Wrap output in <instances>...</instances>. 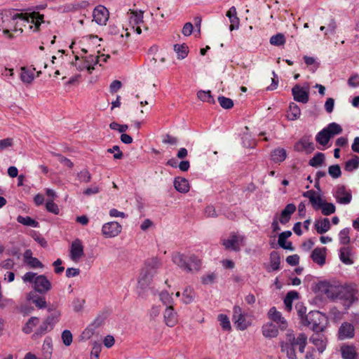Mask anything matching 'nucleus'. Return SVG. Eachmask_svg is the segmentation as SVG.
I'll list each match as a JSON object with an SVG mask.
<instances>
[{"label": "nucleus", "mask_w": 359, "mask_h": 359, "mask_svg": "<svg viewBox=\"0 0 359 359\" xmlns=\"http://www.w3.org/2000/svg\"><path fill=\"white\" fill-rule=\"evenodd\" d=\"M174 187L179 192L187 193L189 191V184L184 177H176L174 180Z\"/></svg>", "instance_id": "cd10ccee"}, {"label": "nucleus", "mask_w": 359, "mask_h": 359, "mask_svg": "<svg viewBox=\"0 0 359 359\" xmlns=\"http://www.w3.org/2000/svg\"><path fill=\"white\" fill-rule=\"evenodd\" d=\"M109 127L111 130H118L120 133H123L127 130L128 126L127 125H120L116 122H112L110 123Z\"/></svg>", "instance_id": "0e129e2a"}, {"label": "nucleus", "mask_w": 359, "mask_h": 359, "mask_svg": "<svg viewBox=\"0 0 359 359\" xmlns=\"http://www.w3.org/2000/svg\"><path fill=\"white\" fill-rule=\"evenodd\" d=\"M103 323V318L97 316L95 320L83 332L82 337L84 339H90L94 334L95 330Z\"/></svg>", "instance_id": "b1692460"}, {"label": "nucleus", "mask_w": 359, "mask_h": 359, "mask_svg": "<svg viewBox=\"0 0 359 359\" xmlns=\"http://www.w3.org/2000/svg\"><path fill=\"white\" fill-rule=\"evenodd\" d=\"M46 208L48 212H52L55 215H58L60 212V210L57 205L55 204L53 200H48L46 202Z\"/></svg>", "instance_id": "bf43d9fd"}, {"label": "nucleus", "mask_w": 359, "mask_h": 359, "mask_svg": "<svg viewBox=\"0 0 359 359\" xmlns=\"http://www.w3.org/2000/svg\"><path fill=\"white\" fill-rule=\"evenodd\" d=\"M175 264L187 273H196L201 268V260L195 255L186 257L180 253H175L172 257Z\"/></svg>", "instance_id": "7ed1b4c3"}, {"label": "nucleus", "mask_w": 359, "mask_h": 359, "mask_svg": "<svg viewBox=\"0 0 359 359\" xmlns=\"http://www.w3.org/2000/svg\"><path fill=\"white\" fill-rule=\"evenodd\" d=\"M216 279V275L213 273L204 275L201 277V281L205 285H208L214 283Z\"/></svg>", "instance_id": "e2e57ef3"}, {"label": "nucleus", "mask_w": 359, "mask_h": 359, "mask_svg": "<svg viewBox=\"0 0 359 359\" xmlns=\"http://www.w3.org/2000/svg\"><path fill=\"white\" fill-rule=\"evenodd\" d=\"M331 137H332L324 128L317 134L316 140L320 144L325 146L328 143Z\"/></svg>", "instance_id": "a19ab883"}, {"label": "nucleus", "mask_w": 359, "mask_h": 359, "mask_svg": "<svg viewBox=\"0 0 359 359\" xmlns=\"http://www.w3.org/2000/svg\"><path fill=\"white\" fill-rule=\"evenodd\" d=\"M268 317L273 322L276 323L280 329H286L287 324L285 319L282 316L281 313L278 311L276 307H272L268 312Z\"/></svg>", "instance_id": "2eb2a0df"}, {"label": "nucleus", "mask_w": 359, "mask_h": 359, "mask_svg": "<svg viewBox=\"0 0 359 359\" xmlns=\"http://www.w3.org/2000/svg\"><path fill=\"white\" fill-rule=\"evenodd\" d=\"M232 320L236 327L240 330H244L250 325V322L247 320L245 314L238 306L233 307V313Z\"/></svg>", "instance_id": "1a4fd4ad"}, {"label": "nucleus", "mask_w": 359, "mask_h": 359, "mask_svg": "<svg viewBox=\"0 0 359 359\" xmlns=\"http://www.w3.org/2000/svg\"><path fill=\"white\" fill-rule=\"evenodd\" d=\"M72 334L71 333V332L69 330H64L62 333V342L63 344L68 346H69L72 342Z\"/></svg>", "instance_id": "052dcab7"}, {"label": "nucleus", "mask_w": 359, "mask_h": 359, "mask_svg": "<svg viewBox=\"0 0 359 359\" xmlns=\"http://www.w3.org/2000/svg\"><path fill=\"white\" fill-rule=\"evenodd\" d=\"M303 196L308 198L313 208L315 210H320V206L325 201L321 196L313 190L307 191L303 193Z\"/></svg>", "instance_id": "f3484780"}, {"label": "nucleus", "mask_w": 359, "mask_h": 359, "mask_svg": "<svg viewBox=\"0 0 359 359\" xmlns=\"http://www.w3.org/2000/svg\"><path fill=\"white\" fill-rule=\"evenodd\" d=\"M17 221L25 226H32V227H37L39 226V222L36 220L33 219L30 217H22V216H18L17 218Z\"/></svg>", "instance_id": "a18cd8bd"}, {"label": "nucleus", "mask_w": 359, "mask_h": 359, "mask_svg": "<svg viewBox=\"0 0 359 359\" xmlns=\"http://www.w3.org/2000/svg\"><path fill=\"white\" fill-rule=\"evenodd\" d=\"M32 268H43L42 263L36 257H32L26 262Z\"/></svg>", "instance_id": "774afa93"}, {"label": "nucleus", "mask_w": 359, "mask_h": 359, "mask_svg": "<svg viewBox=\"0 0 359 359\" xmlns=\"http://www.w3.org/2000/svg\"><path fill=\"white\" fill-rule=\"evenodd\" d=\"M39 322V320L36 317L30 318L22 327V331L25 334H29L32 332L33 328L35 327Z\"/></svg>", "instance_id": "58836bf2"}, {"label": "nucleus", "mask_w": 359, "mask_h": 359, "mask_svg": "<svg viewBox=\"0 0 359 359\" xmlns=\"http://www.w3.org/2000/svg\"><path fill=\"white\" fill-rule=\"evenodd\" d=\"M218 101L221 107L224 109H231L233 106V102L231 99L221 96L218 97Z\"/></svg>", "instance_id": "6e6d98bb"}, {"label": "nucleus", "mask_w": 359, "mask_h": 359, "mask_svg": "<svg viewBox=\"0 0 359 359\" xmlns=\"http://www.w3.org/2000/svg\"><path fill=\"white\" fill-rule=\"evenodd\" d=\"M122 226L116 222H111L104 224L102 227V235L105 238H114L121 231Z\"/></svg>", "instance_id": "9b49d317"}, {"label": "nucleus", "mask_w": 359, "mask_h": 359, "mask_svg": "<svg viewBox=\"0 0 359 359\" xmlns=\"http://www.w3.org/2000/svg\"><path fill=\"white\" fill-rule=\"evenodd\" d=\"M311 257L315 263H316L320 266H323L325 264L326 248H315L311 255Z\"/></svg>", "instance_id": "aec40b11"}, {"label": "nucleus", "mask_w": 359, "mask_h": 359, "mask_svg": "<svg viewBox=\"0 0 359 359\" xmlns=\"http://www.w3.org/2000/svg\"><path fill=\"white\" fill-rule=\"evenodd\" d=\"M226 16L229 18L231 25L229 29L231 31L238 27L239 20L236 17V9L234 6L229 8L226 13Z\"/></svg>", "instance_id": "72a5a7b5"}, {"label": "nucleus", "mask_w": 359, "mask_h": 359, "mask_svg": "<svg viewBox=\"0 0 359 359\" xmlns=\"http://www.w3.org/2000/svg\"><path fill=\"white\" fill-rule=\"evenodd\" d=\"M130 22L133 25H139L143 22V11H132L130 12Z\"/></svg>", "instance_id": "ea45409f"}, {"label": "nucleus", "mask_w": 359, "mask_h": 359, "mask_svg": "<svg viewBox=\"0 0 359 359\" xmlns=\"http://www.w3.org/2000/svg\"><path fill=\"white\" fill-rule=\"evenodd\" d=\"M70 258L74 262H78L84 256V248L81 240H74L70 247Z\"/></svg>", "instance_id": "f8f14e48"}, {"label": "nucleus", "mask_w": 359, "mask_h": 359, "mask_svg": "<svg viewBox=\"0 0 359 359\" xmlns=\"http://www.w3.org/2000/svg\"><path fill=\"white\" fill-rule=\"evenodd\" d=\"M359 166V157L355 156L353 158L348 160L345 164V170L348 172H351L357 169Z\"/></svg>", "instance_id": "de8ad7c7"}, {"label": "nucleus", "mask_w": 359, "mask_h": 359, "mask_svg": "<svg viewBox=\"0 0 359 359\" xmlns=\"http://www.w3.org/2000/svg\"><path fill=\"white\" fill-rule=\"evenodd\" d=\"M160 299L167 306H172L173 299L172 294L167 291H163L160 293Z\"/></svg>", "instance_id": "09e8293b"}, {"label": "nucleus", "mask_w": 359, "mask_h": 359, "mask_svg": "<svg viewBox=\"0 0 359 359\" xmlns=\"http://www.w3.org/2000/svg\"><path fill=\"white\" fill-rule=\"evenodd\" d=\"M77 177L81 182L88 183L91 180V175L86 169L78 172Z\"/></svg>", "instance_id": "5fc2aeb1"}, {"label": "nucleus", "mask_w": 359, "mask_h": 359, "mask_svg": "<svg viewBox=\"0 0 359 359\" xmlns=\"http://www.w3.org/2000/svg\"><path fill=\"white\" fill-rule=\"evenodd\" d=\"M354 327L349 323L345 322L341 324L339 329V338L341 340L353 338L354 336Z\"/></svg>", "instance_id": "a211bd4d"}, {"label": "nucleus", "mask_w": 359, "mask_h": 359, "mask_svg": "<svg viewBox=\"0 0 359 359\" xmlns=\"http://www.w3.org/2000/svg\"><path fill=\"white\" fill-rule=\"evenodd\" d=\"M339 258L345 264L349 265L353 264V260L351 259V251L347 247H344L340 249Z\"/></svg>", "instance_id": "e433bc0d"}, {"label": "nucleus", "mask_w": 359, "mask_h": 359, "mask_svg": "<svg viewBox=\"0 0 359 359\" xmlns=\"http://www.w3.org/2000/svg\"><path fill=\"white\" fill-rule=\"evenodd\" d=\"M309 90L310 86L309 83H305L304 86L296 84L292 88L294 100L298 102L307 103L309 100Z\"/></svg>", "instance_id": "6e6552de"}, {"label": "nucleus", "mask_w": 359, "mask_h": 359, "mask_svg": "<svg viewBox=\"0 0 359 359\" xmlns=\"http://www.w3.org/2000/svg\"><path fill=\"white\" fill-rule=\"evenodd\" d=\"M328 172L333 178H338L341 175L340 166L339 165H333L329 167Z\"/></svg>", "instance_id": "13d9d810"}, {"label": "nucleus", "mask_w": 359, "mask_h": 359, "mask_svg": "<svg viewBox=\"0 0 359 359\" xmlns=\"http://www.w3.org/2000/svg\"><path fill=\"white\" fill-rule=\"evenodd\" d=\"M285 37L284 34L281 33H278L276 35H273L270 39L271 44L273 46H281L285 44Z\"/></svg>", "instance_id": "8fccbe9b"}, {"label": "nucleus", "mask_w": 359, "mask_h": 359, "mask_svg": "<svg viewBox=\"0 0 359 359\" xmlns=\"http://www.w3.org/2000/svg\"><path fill=\"white\" fill-rule=\"evenodd\" d=\"M245 237L240 234H231L228 238H223L222 243L226 250H231L236 252L241 250L243 245Z\"/></svg>", "instance_id": "0eeeda50"}, {"label": "nucleus", "mask_w": 359, "mask_h": 359, "mask_svg": "<svg viewBox=\"0 0 359 359\" xmlns=\"http://www.w3.org/2000/svg\"><path fill=\"white\" fill-rule=\"evenodd\" d=\"M341 285H332L327 282H322L319 285V289L324 293L327 298L332 300H337L339 299L340 289Z\"/></svg>", "instance_id": "9d476101"}, {"label": "nucleus", "mask_w": 359, "mask_h": 359, "mask_svg": "<svg viewBox=\"0 0 359 359\" xmlns=\"http://www.w3.org/2000/svg\"><path fill=\"white\" fill-rule=\"evenodd\" d=\"M197 96L198 99L203 102H213L214 100L212 97L211 96L210 91H204V90H200L197 93Z\"/></svg>", "instance_id": "864d4df0"}, {"label": "nucleus", "mask_w": 359, "mask_h": 359, "mask_svg": "<svg viewBox=\"0 0 359 359\" xmlns=\"http://www.w3.org/2000/svg\"><path fill=\"white\" fill-rule=\"evenodd\" d=\"M161 265V260L157 257H151L144 262L137 280V292L140 297H145L146 292L151 287Z\"/></svg>", "instance_id": "f257e3e1"}, {"label": "nucleus", "mask_w": 359, "mask_h": 359, "mask_svg": "<svg viewBox=\"0 0 359 359\" xmlns=\"http://www.w3.org/2000/svg\"><path fill=\"white\" fill-rule=\"evenodd\" d=\"M218 320L220 323V325L222 329L224 330H231V323L227 316L224 314H220L218 316Z\"/></svg>", "instance_id": "603ef678"}, {"label": "nucleus", "mask_w": 359, "mask_h": 359, "mask_svg": "<svg viewBox=\"0 0 359 359\" xmlns=\"http://www.w3.org/2000/svg\"><path fill=\"white\" fill-rule=\"evenodd\" d=\"M84 57L85 65L83 67L79 66L78 67V69L80 71L86 69L88 73L91 74L93 70L95 69L94 65L99 64L100 66H102V64L100 63V57L99 55H90Z\"/></svg>", "instance_id": "dca6fc26"}, {"label": "nucleus", "mask_w": 359, "mask_h": 359, "mask_svg": "<svg viewBox=\"0 0 359 359\" xmlns=\"http://www.w3.org/2000/svg\"><path fill=\"white\" fill-rule=\"evenodd\" d=\"M307 337L303 334H299L295 337L292 332H288L286 334L285 339L281 342V351L285 353L289 359H296L295 346H298L299 351L302 353L306 345Z\"/></svg>", "instance_id": "f03ea898"}, {"label": "nucleus", "mask_w": 359, "mask_h": 359, "mask_svg": "<svg viewBox=\"0 0 359 359\" xmlns=\"http://www.w3.org/2000/svg\"><path fill=\"white\" fill-rule=\"evenodd\" d=\"M182 296L183 302L186 304H189L194 301L196 297V292L191 287L187 286L184 290L182 292Z\"/></svg>", "instance_id": "c9c22d12"}, {"label": "nucleus", "mask_w": 359, "mask_h": 359, "mask_svg": "<svg viewBox=\"0 0 359 359\" xmlns=\"http://www.w3.org/2000/svg\"><path fill=\"white\" fill-rule=\"evenodd\" d=\"M100 351L101 344L97 342H94L91 351V359H99V355Z\"/></svg>", "instance_id": "680f3d73"}, {"label": "nucleus", "mask_w": 359, "mask_h": 359, "mask_svg": "<svg viewBox=\"0 0 359 359\" xmlns=\"http://www.w3.org/2000/svg\"><path fill=\"white\" fill-rule=\"evenodd\" d=\"M33 303L39 309H44L47 306L45 298L41 297H36V299H33Z\"/></svg>", "instance_id": "69168bd1"}, {"label": "nucleus", "mask_w": 359, "mask_h": 359, "mask_svg": "<svg viewBox=\"0 0 359 359\" xmlns=\"http://www.w3.org/2000/svg\"><path fill=\"white\" fill-rule=\"evenodd\" d=\"M109 14L108 10L103 6L100 5L95 7L93 11V21L99 25H106V22L109 19Z\"/></svg>", "instance_id": "ddd939ff"}, {"label": "nucleus", "mask_w": 359, "mask_h": 359, "mask_svg": "<svg viewBox=\"0 0 359 359\" xmlns=\"http://www.w3.org/2000/svg\"><path fill=\"white\" fill-rule=\"evenodd\" d=\"M35 68L32 69H29L26 67H21V74L20 79L23 83H31L34 79V71H35Z\"/></svg>", "instance_id": "f704fd0d"}, {"label": "nucleus", "mask_w": 359, "mask_h": 359, "mask_svg": "<svg viewBox=\"0 0 359 359\" xmlns=\"http://www.w3.org/2000/svg\"><path fill=\"white\" fill-rule=\"evenodd\" d=\"M280 256L276 251H273L270 254V266L272 270L276 271L280 267Z\"/></svg>", "instance_id": "37998d69"}, {"label": "nucleus", "mask_w": 359, "mask_h": 359, "mask_svg": "<svg viewBox=\"0 0 359 359\" xmlns=\"http://www.w3.org/2000/svg\"><path fill=\"white\" fill-rule=\"evenodd\" d=\"M341 351L344 359H356L357 358L356 349L353 346H343Z\"/></svg>", "instance_id": "473e14b6"}, {"label": "nucleus", "mask_w": 359, "mask_h": 359, "mask_svg": "<svg viewBox=\"0 0 359 359\" xmlns=\"http://www.w3.org/2000/svg\"><path fill=\"white\" fill-rule=\"evenodd\" d=\"M287 157V152L283 148H277L271 151V158L276 163H281L285 160Z\"/></svg>", "instance_id": "c756f323"}, {"label": "nucleus", "mask_w": 359, "mask_h": 359, "mask_svg": "<svg viewBox=\"0 0 359 359\" xmlns=\"http://www.w3.org/2000/svg\"><path fill=\"white\" fill-rule=\"evenodd\" d=\"M329 135L332 137L334 135L341 133L342 128L340 125L336 123H330L327 128H325Z\"/></svg>", "instance_id": "c03bdc74"}, {"label": "nucleus", "mask_w": 359, "mask_h": 359, "mask_svg": "<svg viewBox=\"0 0 359 359\" xmlns=\"http://www.w3.org/2000/svg\"><path fill=\"white\" fill-rule=\"evenodd\" d=\"M336 28H337L336 21L334 18H330V20L327 24L325 34H327L328 33H331V34L335 33Z\"/></svg>", "instance_id": "338daca9"}, {"label": "nucleus", "mask_w": 359, "mask_h": 359, "mask_svg": "<svg viewBox=\"0 0 359 359\" xmlns=\"http://www.w3.org/2000/svg\"><path fill=\"white\" fill-rule=\"evenodd\" d=\"M315 228L316 231L323 234L329 231L330 229V222L327 218H323L315 222Z\"/></svg>", "instance_id": "c85d7f7f"}, {"label": "nucleus", "mask_w": 359, "mask_h": 359, "mask_svg": "<svg viewBox=\"0 0 359 359\" xmlns=\"http://www.w3.org/2000/svg\"><path fill=\"white\" fill-rule=\"evenodd\" d=\"M310 340L316 346L320 353H323L325 351L327 344V339L323 334L315 333L311 336Z\"/></svg>", "instance_id": "4be33fe9"}, {"label": "nucleus", "mask_w": 359, "mask_h": 359, "mask_svg": "<svg viewBox=\"0 0 359 359\" xmlns=\"http://www.w3.org/2000/svg\"><path fill=\"white\" fill-rule=\"evenodd\" d=\"M174 50L177 54L178 59H184L188 55V46L185 44H176L174 46Z\"/></svg>", "instance_id": "79ce46f5"}, {"label": "nucleus", "mask_w": 359, "mask_h": 359, "mask_svg": "<svg viewBox=\"0 0 359 359\" xmlns=\"http://www.w3.org/2000/svg\"><path fill=\"white\" fill-rule=\"evenodd\" d=\"M291 235H292V233L290 231L282 232L279 235L278 242L279 245L281 248H283L284 249H287V250H293L292 243L287 241V238H289Z\"/></svg>", "instance_id": "2f4dec72"}, {"label": "nucleus", "mask_w": 359, "mask_h": 359, "mask_svg": "<svg viewBox=\"0 0 359 359\" xmlns=\"http://www.w3.org/2000/svg\"><path fill=\"white\" fill-rule=\"evenodd\" d=\"M42 351L44 359H50L53 353V345L50 339H46L44 340Z\"/></svg>", "instance_id": "4c0bfd02"}, {"label": "nucleus", "mask_w": 359, "mask_h": 359, "mask_svg": "<svg viewBox=\"0 0 359 359\" xmlns=\"http://www.w3.org/2000/svg\"><path fill=\"white\" fill-rule=\"evenodd\" d=\"M325 159V155L323 153L316 154L309 161V165L313 167H317L320 165Z\"/></svg>", "instance_id": "3c124183"}, {"label": "nucleus", "mask_w": 359, "mask_h": 359, "mask_svg": "<svg viewBox=\"0 0 359 359\" xmlns=\"http://www.w3.org/2000/svg\"><path fill=\"white\" fill-rule=\"evenodd\" d=\"M58 316L59 315L57 316H48L40 325L35 334L42 335L52 330L53 325L57 321Z\"/></svg>", "instance_id": "6ab92c4d"}, {"label": "nucleus", "mask_w": 359, "mask_h": 359, "mask_svg": "<svg viewBox=\"0 0 359 359\" xmlns=\"http://www.w3.org/2000/svg\"><path fill=\"white\" fill-rule=\"evenodd\" d=\"M334 196L337 201L341 204H348L352 198L351 192L346 191L344 187H338Z\"/></svg>", "instance_id": "412c9836"}, {"label": "nucleus", "mask_w": 359, "mask_h": 359, "mask_svg": "<svg viewBox=\"0 0 359 359\" xmlns=\"http://www.w3.org/2000/svg\"><path fill=\"white\" fill-rule=\"evenodd\" d=\"M320 209L321 210L322 214L327 216L334 213L336 210L335 205L333 203L326 201L323 202Z\"/></svg>", "instance_id": "49530a36"}, {"label": "nucleus", "mask_w": 359, "mask_h": 359, "mask_svg": "<svg viewBox=\"0 0 359 359\" xmlns=\"http://www.w3.org/2000/svg\"><path fill=\"white\" fill-rule=\"evenodd\" d=\"M164 319L166 325L169 327H173L177 323V315L174 311L173 306L166 307L164 312Z\"/></svg>", "instance_id": "393cba45"}, {"label": "nucleus", "mask_w": 359, "mask_h": 359, "mask_svg": "<svg viewBox=\"0 0 359 359\" xmlns=\"http://www.w3.org/2000/svg\"><path fill=\"white\" fill-rule=\"evenodd\" d=\"M12 19L13 20L20 19L27 23L34 25V31L37 32L39 30L41 24L43 22V15L35 11L31 13H21L13 15Z\"/></svg>", "instance_id": "39448f33"}, {"label": "nucleus", "mask_w": 359, "mask_h": 359, "mask_svg": "<svg viewBox=\"0 0 359 359\" xmlns=\"http://www.w3.org/2000/svg\"><path fill=\"white\" fill-rule=\"evenodd\" d=\"M325 316L322 313L313 311L303 318V325L310 327L316 333L323 331L325 328Z\"/></svg>", "instance_id": "20e7f679"}, {"label": "nucleus", "mask_w": 359, "mask_h": 359, "mask_svg": "<svg viewBox=\"0 0 359 359\" xmlns=\"http://www.w3.org/2000/svg\"><path fill=\"white\" fill-rule=\"evenodd\" d=\"M349 229L345 228L342 229L339 234V240L341 244L346 245L350 242Z\"/></svg>", "instance_id": "4d7b16f0"}, {"label": "nucleus", "mask_w": 359, "mask_h": 359, "mask_svg": "<svg viewBox=\"0 0 359 359\" xmlns=\"http://www.w3.org/2000/svg\"><path fill=\"white\" fill-rule=\"evenodd\" d=\"M52 287L50 282L43 275L37 276L34 280V289L41 293L48 292Z\"/></svg>", "instance_id": "4468645a"}, {"label": "nucleus", "mask_w": 359, "mask_h": 359, "mask_svg": "<svg viewBox=\"0 0 359 359\" xmlns=\"http://www.w3.org/2000/svg\"><path fill=\"white\" fill-rule=\"evenodd\" d=\"M295 148L299 151L311 153L314 150V145L309 137H304L296 144Z\"/></svg>", "instance_id": "5701e85b"}, {"label": "nucleus", "mask_w": 359, "mask_h": 359, "mask_svg": "<svg viewBox=\"0 0 359 359\" xmlns=\"http://www.w3.org/2000/svg\"><path fill=\"white\" fill-rule=\"evenodd\" d=\"M339 296V300L343 301L346 307H349L358 299V290L353 285H341Z\"/></svg>", "instance_id": "423d86ee"}, {"label": "nucleus", "mask_w": 359, "mask_h": 359, "mask_svg": "<svg viewBox=\"0 0 359 359\" xmlns=\"http://www.w3.org/2000/svg\"><path fill=\"white\" fill-rule=\"evenodd\" d=\"M295 210L296 206L294 204H287L280 215V222L283 224L287 223L290 219L291 215L295 212Z\"/></svg>", "instance_id": "a878e982"}, {"label": "nucleus", "mask_w": 359, "mask_h": 359, "mask_svg": "<svg viewBox=\"0 0 359 359\" xmlns=\"http://www.w3.org/2000/svg\"><path fill=\"white\" fill-rule=\"evenodd\" d=\"M301 115V110L298 105L292 102L289 105L286 116L290 121H294L299 118Z\"/></svg>", "instance_id": "7c9ffc66"}, {"label": "nucleus", "mask_w": 359, "mask_h": 359, "mask_svg": "<svg viewBox=\"0 0 359 359\" xmlns=\"http://www.w3.org/2000/svg\"><path fill=\"white\" fill-rule=\"evenodd\" d=\"M263 335L266 338H274L278 334V329L273 323L269 322L263 325L262 327Z\"/></svg>", "instance_id": "bb28decb"}]
</instances>
